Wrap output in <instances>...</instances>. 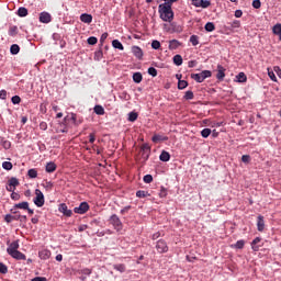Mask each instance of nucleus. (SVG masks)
Returning <instances> with one entry per match:
<instances>
[{"label":"nucleus","mask_w":281,"mask_h":281,"mask_svg":"<svg viewBox=\"0 0 281 281\" xmlns=\"http://www.w3.org/2000/svg\"><path fill=\"white\" fill-rule=\"evenodd\" d=\"M158 13L160 14L161 21L172 23V21L175 20V11H172V7H164L159 4Z\"/></svg>","instance_id":"1"},{"label":"nucleus","mask_w":281,"mask_h":281,"mask_svg":"<svg viewBox=\"0 0 281 281\" xmlns=\"http://www.w3.org/2000/svg\"><path fill=\"white\" fill-rule=\"evenodd\" d=\"M192 80L195 82H203L206 78H212V72L210 70H202L200 74H191Z\"/></svg>","instance_id":"2"},{"label":"nucleus","mask_w":281,"mask_h":281,"mask_svg":"<svg viewBox=\"0 0 281 281\" xmlns=\"http://www.w3.org/2000/svg\"><path fill=\"white\" fill-rule=\"evenodd\" d=\"M36 196L34 198L33 202L37 207H43L45 205V195L43 191L40 189L35 190Z\"/></svg>","instance_id":"3"},{"label":"nucleus","mask_w":281,"mask_h":281,"mask_svg":"<svg viewBox=\"0 0 281 281\" xmlns=\"http://www.w3.org/2000/svg\"><path fill=\"white\" fill-rule=\"evenodd\" d=\"M110 223H111V225H113V227H114V229H116V232H122L123 224H122V220H120V216H117V214L111 215Z\"/></svg>","instance_id":"4"},{"label":"nucleus","mask_w":281,"mask_h":281,"mask_svg":"<svg viewBox=\"0 0 281 281\" xmlns=\"http://www.w3.org/2000/svg\"><path fill=\"white\" fill-rule=\"evenodd\" d=\"M18 186H20L19 179L16 177H12L5 187L7 192H14Z\"/></svg>","instance_id":"5"},{"label":"nucleus","mask_w":281,"mask_h":281,"mask_svg":"<svg viewBox=\"0 0 281 281\" xmlns=\"http://www.w3.org/2000/svg\"><path fill=\"white\" fill-rule=\"evenodd\" d=\"M140 157L144 161H148V159L150 158V146H148V144L142 145Z\"/></svg>","instance_id":"6"},{"label":"nucleus","mask_w":281,"mask_h":281,"mask_svg":"<svg viewBox=\"0 0 281 281\" xmlns=\"http://www.w3.org/2000/svg\"><path fill=\"white\" fill-rule=\"evenodd\" d=\"M156 249L158 254H168V243H166L164 239H159L156 243Z\"/></svg>","instance_id":"7"},{"label":"nucleus","mask_w":281,"mask_h":281,"mask_svg":"<svg viewBox=\"0 0 281 281\" xmlns=\"http://www.w3.org/2000/svg\"><path fill=\"white\" fill-rule=\"evenodd\" d=\"M75 214H87L89 212V203L88 202H81L79 206H76L74 209Z\"/></svg>","instance_id":"8"},{"label":"nucleus","mask_w":281,"mask_h":281,"mask_svg":"<svg viewBox=\"0 0 281 281\" xmlns=\"http://www.w3.org/2000/svg\"><path fill=\"white\" fill-rule=\"evenodd\" d=\"M58 211L64 214V216H67V218H70V216H72L74 211L69 210V207H67V204L65 203H60L58 206Z\"/></svg>","instance_id":"9"},{"label":"nucleus","mask_w":281,"mask_h":281,"mask_svg":"<svg viewBox=\"0 0 281 281\" xmlns=\"http://www.w3.org/2000/svg\"><path fill=\"white\" fill-rule=\"evenodd\" d=\"M132 54L138 60H142L144 58V50L139 46H132Z\"/></svg>","instance_id":"10"},{"label":"nucleus","mask_w":281,"mask_h":281,"mask_svg":"<svg viewBox=\"0 0 281 281\" xmlns=\"http://www.w3.org/2000/svg\"><path fill=\"white\" fill-rule=\"evenodd\" d=\"M8 245H9V247L7 248V254H8L9 256H11V254H13L14 251H16V250L19 249V247H20L19 240H14V241H12L11 244H10V241H8Z\"/></svg>","instance_id":"11"},{"label":"nucleus","mask_w":281,"mask_h":281,"mask_svg":"<svg viewBox=\"0 0 281 281\" xmlns=\"http://www.w3.org/2000/svg\"><path fill=\"white\" fill-rule=\"evenodd\" d=\"M225 67H223V65H217V74H216V78L220 82H223V80H225Z\"/></svg>","instance_id":"12"},{"label":"nucleus","mask_w":281,"mask_h":281,"mask_svg":"<svg viewBox=\"0 0 281 281\" xmlns=\"http://www.w3.org/2000/svg\"><path fill=\"white\" fill-rule=\"evenodd\" d=\"M38 258L41 260H49L52 258V251L49 249H42L38 251Z\"/></svg>","instance_id":"13"},{"label":"nucleus","mask_w":281,"mask_h":281,"mask_svg":"<svg viewBox=\"0 0 281 281\" xmlns=\"http://www.w3.org/2000/svg\"><path fill=\"white\" fill-rule=\"evenodd\" d=\"M40 23H52V14L48 12L43 11L40 14Z\"/></svg>","instance_id":"14"},{"label":"nucleus","mask_w":281,"mask_h":281,"mask_svg":"<svg viewBox=\"0 0 281 281\" xmlns=\"http://www.w3.org/2000/svg\"><path fill=\"white\" fill-rule=\"evenodd\" d=\"M11 258H13L14 260H26L27 257L25 256V254L19 251V250H15L13 254L10 255Z\"/></svg>","instance_id":"15"},{"label":"nucleus","mask_w":281,"mask_h":281,"mask_svg":"<svg viewBox=\"0 0 281 281\" xmlns=\"http://www.w3.org/2000/svg\"><path fill=\"white\" fill-rule=\"evenodd\" d=\"M80 21L81 23H92L93 22V15L89 14V13H82L80 15Z\"/></svg>","instance_id":"16"},{"label":"nucleus","mask_w":281,"mask_h":281,"mask_svg":"<svg viewBox=\"0 0 281 281\" xmlns=\"http://www.w3.org/2000/svg\"><path fill=\"white\" fill-rule=\"evenodd\" d=\"M231 32L234 30H238L240 27V21L239 20H234L233 22H228L226 26Z\"/></svg>","instance_id":"17"},{"label":"nucleus","mask_w":281,"mask_h":281,"mask_svg":"<svg viewBox=\"0 0 281 281\" xmlns=\"http://www.w3.org/2000/svg\"><path fill=\"white\" fill-rule=\"evenodd\" d=\"M257 229H258V232H265V216H262V215L258 216Z\"/></svg>","instance_id":"18"},{"label":"nucleus","mask_w":281,"mask_h":281,"mask_svg":"<svg viewBox=\"0 0 281 281\" xmlns=\"http://www.w3.org/2000/svg\"><path fill=\"white\" fill-rule=\"evenodd\" d=\"M262 240V238L260 237H256L252 241H251V249L252 251H260V245H258V243H260Z\"/></svg>","instance_id":"19"},{"label":"nucleus","mask_w":281,"mask_h":281,"mask_svg":"<svg viewBox=\"0 0 281 281\" xmlns=\"http://www.w3.org/2000/svg\"><path fill=\"white\" fill-rule=\"evenodd\" d=\"M56 168H57L56 162L49 161L46 164L45 170L46 172L52 173V172H56Z\"/></svg>","instance_id":"20"},{"label":"nucleus","mask_w":281,"mask_h":281,"mask_svg":"<svg viewBox=\"0 0 281 281\" xmlns=\"http://www.w3.org/2000/svg\"><path fill=\"white\" fill-rule=\"evenodd\" d=\"M151 142H154V144H157L159 142H168V136H161L159 134H156L151 137Z\"/></svg>","instance_id":"21"},{"label":"nucleus","mask_w":281,"mask_h":281,"mask_svg":"<svg viewBox=\"0 0 281 281\" xmlns=\"http://www.w3.org/2000/svg\"><path fill=\"white\" fill-rule=\"evenodd\" d=\"M0 144L4 148V150H10L12 148V143L3 137H0Z\"/></svg>","instance_id":"22"},{"label":"nucleus","mask_w":281,"mask_h":281,"mask_svg":"<svg viewBox=\"0 0 281 281\" xmlns=\"http://www.w3.org/2000/svg\"><path fill=\"white\" fill-rule=\"evenodd\" d=\"M179 47H181V42H179L178 40L169 41V49H179Z\"/></svg>","instance_id":"23"},{"label":"nucleus","mask_w":281,"mask_h":281,"mask_svg":"<svg viewBox=\"0 0 281 281\" xmlns=\"http://www.w3.org/2000/svg\"><path fill=\"white\" fill-rule=\"evenodd\" d=\"M112 47H114V49H120V52H124V45L122 42H120V40H113Z\"/></svg>","instance_id":"24"},{"label":"nucleus","mask_w":281,"mask_h":281,"mask_svg":"<svg viewBox=\"0 0 281 281\" xmlns=\"http://www.w3.org/2000/svg\"><path fill=\"white\" fill-rule=\"evenodd\" d=\"M16 14H18V16H20V18H25V16H27V14H29L27 8H25V7H20V8L18 9V11H16Z\"/></svg>","instance_id":"25"},{"label":"nucleus","mask_w":281,"mask_h":281,"mask_svg":"<svg viewBox=\"0 0 281 281\" xmlns=\"http://www.w3.org/2000/svg\"><path fill=\"white\" fill-rule=\"evenodd\" d=\"M160 161H170V153L162 150L160 156H159Z\"/></svg>","instance_id":"26"},{"label":"nucleus","mask_w":281,"mask_h":281,"mask_svg":"<svg viewBox=\"0 0 281 281\" xmlns=\"http://www.w3.org/2000/svg\"><path fill=\"white\" fill-rule=\"evenodd\" d=\"M19 52H21V47L18 44H13L10 47V54L12 56H16V54H19Z\"/></svg>","instance_id":"27"},{"label":"nucleus","mask_w":281,"mask_h":281,"mask_svg":"<svg viewBox=\"0 0 281 281\" xmlns=\"http://www.w3.org/2000/svg\"><path fill=\"white\" fill-rule=\"evenodd\" d=\"M133 80L136 85H139V82H142V80H144V76H142V72H134Z\"/></svg>","instance_id":"28"},{"label":"nucleus","mask_w":281,"mask_h":281,"mask_svg":"<svg viewBox=\"0 0 281 281\" xmlns=\"http://www.w3.org/2000/svg\"><path fill=\"white\" fill-rule=\"evenodd\" d=\"M173 65H177V67H181V65H183V57H181V55H175Z\"/></svg>","instance_id":"29"},{"label":"nucleus","mask_w":281,"mask_h":281,"mask_svg":"<svg viewBox=\"0 0 281 281\" xmlns=\"http://www.w3.org/2000/svg\"><path fill=\"white\" fill-rule=\"evenodd\" d=\"M234 249H244L245 248V239L237 240L234 245H232Z\"/></svg>","instance_id":"30"},{"label":"nucleus","mask_w":281,"mask_h":281,"mask_svg":"<svg viewBox=\"0 0 281 281\" xmlns=\"http://www.w3.org/2000/svg\"><path fill=\"white\" fill-rule=\"evenodd\" d=\"M204 30L205 32H214V30H216V25L214 24V22H207L204 25Z\"/></svg>","instance_id":"31"},{"label":"nucleus","mask_w":281,"mask_h":281,"mask_svg":"<svg viewBox=\"0 0 281 281\" xmlns=\"http://www.w3.org/2000/svg\"><path fill=\"white\" fill-rule=\"evenodd\" d=\"M30 205L29 202H21V203H18V204H14V209L15 210H27V206Z\"/></svg>","instance_id":"32"},{"label":"nucleus","mask_w":281,"mask_h":281,"mask_svg":"<svg viewBox=\"0 0 281 281\" xmlns=\"http://www.w3.org/2000/svg\"><path fill=\"white\" fill-rule=\"evenodd\" d=\"M93 111L95 115H104V108L102 105H94Z\"/></svg>","instance_id":"33"},{"label":"nucleus","mask_w":281,"mask_h":281,"mask_svg":"<svg viewBox=\"0 0 281 281\" xmlns=\"http://www.w3.org/2000/svg\"><path fill=\"white\" fill-rule=\"evenodd\" d=\"M5 223H11L12 221H19V215H12V214H7L4 216Z\"/></svg>","instance_id":"34"},{"label":"nucleus","mask_w":281,"mask_h":281,"mask_svg":"<svg viewBox=\"0 0 281 281\" xmlns=\"http://www.w3.org/2000/svg\"><path fill=\"white\" fill-rule=\"evenodd\" d=\"M136 196L138 199H146V196H150V193H148V191H144V190H138L136 192Z\"/></svg>","instance_id":"35"},{"label":"nucleus","mask_w":281,"mask_h":281,"mask_svg":"<svg viewBox=\"0 0 281 281\" xmlns=\"http://www.w3.org/2000/svg\"><path fill=\"white\" fill-rule=\"evenodd\" d=\"M236 80L237 82H247V75H245V72H239L236 76Z\"/></svg>","instance_id":"36"},{"label":"nucleus","mask_w":281,"mask_h":281,"mask_svg":"<svg viewBox=\"0 0 281 281\" xmlns=\"http://www.w3.org/2000/svg\"><path fill=\"white\" fill-rule=\"evenodd\" d=\"M19 34V26L13 25L9 29V36H16Z\"/></svg>","instance_id":"37"},{"label":"nucleus","mask_w":281,"mask_h":281,"mask_svg":"<svg viewBox=\"0 0 281 281\" xmlns=\"http://www.w3.org/2000/svg\"><path fill=\"white\" fill-rule=\"evenodd\" d=\"M113 269H115V271H120V273H124V271H126V266H124V263H119L114 265Z\"/></svg>","instance_id":"38"},{"label":"nucleus","mask_w":281,"mask_h":281,"mask_svg":"<svg viewBox=\"0 0 281 281\" xmlns=\"http://www.w3.org/2000/svg\"><path fill=\"white\" fill-rule=\"evenodd\" d=\"M70 120L72 124H75V126H79V124H82V121H78V116L76 115V113L70 114Z\"/></svg>","instance_id":"39"},{"label":"nucleus","mask_w":281,"mask_h":281,"mask_svg":"<svg viewBox=\"0 0 281 281\" xmlns=\"http://www.w3.org/2000/svg\"><path fill=\"white\" fill-rule=\"evenodd\" d=\"M201 135L204 139H207V137H210V135H212V130L210 128H203L201 131Z\"/></svg>","instance_id":"40"},{"label":"nucleus","mask_w":281,"mask_h":281,"mask_svg":"<svg viewBox=\"0 0 281 281\" xmlns=\"http://www.w3.org/2000/svg\"><path fill=\"white\" fill-rule=\"evenodd\" d=\"M272 32L273 34H276V36H280L281 35V24L278 23L272 27Z\"/></svg>","instance_id":"41"},{"label":"nucleus","mask_w":281,"mask_h":281,"mask_svg":"<svg viewBox=\"0 0 281 281\" xmlns=\"http://www.w3.org/2000/svg\"><path fill=\"white\" fill-rule=\"evenodd\" d=\"M102 58H104V53L102 52V49L95 50L94 60H101Z\"/></svg>","instance_id":"42"},{"label":"nucleus","mask_w":281,"mask_h":281,"mask_svg":"<svg viewBox=\"0 0 281 281\" xmlns=\"http://www.w3.org/2000/svg\"><path fill=\"white\" fill-rule=\"evenodd\" d=\"M27 177H30V179H36V177H38V171H36V169H30L27 171Z\"/></svg>","instance_id":"43"},{"label":"nucleus","mask_w":281,"mask_h":281,"mask_svg":"<svg viewBox=\"0 0 281 281\" xmlns=\"http://www.w3.org/2000/svg\"><path fill=\"white\" fill-rule=\"evenodd\" d=\"M158 194L160 199H166V196H168V189H166V187H161Z\"/></svg>","instance_id":"44"},{"label":"nucleus","mask_w":281,"mask_h":281,"mask_svg":"<svg viewBox=\"0 0 281 281\" xmlns=\"http://www.w3.org/2000/svg\"><path fill=\"white\" fill-rule=\"evenodd\" d=\"M186 88H188V81H186V80H179L178 81V89L180 90V91H182V89H186Z\"/></svg>","instance_id":"45"},{"label":"nucleus","mask_w":281,"mask_h":281,"mask_svg":"<svg viewBox=\"0 0 281 281\" xmlns=\"http://www.w3.org/2000/svg\"><path fill=\"white\" fill-rule=\"evenodd\" d=\"M184 100H194V92H192V90H189L184 93L183 95Z\"/></svg>","instance_id":"46"},{"label":"nucleus","mask_w":281,"mask_h":281,"mask_svg":"<svg viewBox=\"0 0 281 281\" xmlns=\"http://www.w3.org/2000/svg\"><path fill=\"white\" fill-rule=\"evenodd\" d=\"M165 2L161 3L160 5L166 7V8H172V3H177L179 0H164Z\"/></svg>","instance_id":"47"},{"label":"nucleus","mask_w":281,"mask_h":281,"mask_svg":"<svg viewBox=\"0 0 281 281\" xmlns=\"http://www.w3.org/2000/svg\"><path fill=\"white\" fill-rule=\"evenodd\" d=\"M189 41L193 45V47H196V45H199V37L196 35H191Z\"/></svg>","instance_id":"48"},{"label":"nucleus","mask_w":281,"mask_h":281,"mask_svg":"<svg viewBox=\"0 0 281 281\" xmlns=\"http://www.w3.org/2000/svg\"><path fill=\"white\" fill-rule=\"evenodd\" d=\"M212 2L210 0H200V8H210Z\"/></svg>","instance_id":"49"},{"label":"nucleus","mask_w":281,"mask_h":281,"mask_svg":"<svg viewBox=\"0 0 281 281\" xmlns=\"http://www.w3.org/2000/svg\"><path fill=\"white\" fill-rule=\"evenodd\" d=\"M2 168H3V170H12L13 165L10 161H3L2 162Z\"/></svg>","instance_id":"50"},{"label":"nucleus","mask_w":281,"mask_h":281,"mask_svg":"<svg viewBox=\"0 0 281 281\" xmlns=\"http://www.w3.org/2000/svg\"><path fill=\"white\" fill-rule=\"evenodd\" d=\"M137 117H138V114L136 112L128 113V122H135Z\"/></svg>","instance_id":"51"},{"label":"nucleus","mask_w":281,"mask_h":281,"mask_svg":"<svg viewBox=\"0 0 281 281\" xmlns=\"http://www.w3.org/2000/svg\"><path fill=\"white\" fill-rule=\"evenodd\" d=\"M87 43H88V45H97L98 44V37L90 36V37H88Z\"/></svg>","instance_id":"52"},{"label":"nucleus","mask_w":281,"mask_h":281,"mask_svg":"<svg viewBox=\"0 0 281 281\" xmlns=\"http://www.w3.org/2000/svg\"><path fill=\"white\" fill-rule=\"evenodd\" d=\"M147 72L149 76H151V78H157V70L155 67H149Z\"/></svg>","instance_id":"53"},{"label":"nucleus","mask_w":281,"mask_h":281,"mask_svg":"<svg viewBox=\"0 0 281 281\" xmlns=\"http://www.w3.org/2000/svg\"><path fill=\"white\" fill-rule=\"evenodd\" d=\"M0 273H2L3 276L8 273V266L3 262H0Z\"/></svg>","instance_id":"54"},{"label":"nucleus","mask_w":281,"mask_h":281,"mask_svg":"<svg viewBox=\"0 0 281 281\" xmlns=\"http://www.w3.org/2000/svg\"><path fill=\"white\" fill-rule=\"evenodd\" d=\"M161 47V43L157 40L151 42V49H159Z\"/></svg>","instance_id":"55"},{"label":"nucleus","mask_w":281,"mask_h":281,"mask_svg":"<svg viewBox=\"0 0 281 281\" xmlns=\"http://www.w3.org/2000/svg\"><path fill=\"white\" fill-rule=\"evenodd\" d=\"M143 181L144 183H153V175H145Z\"/></svg>","instance_id":"56"},{"label":"nucleus","mask_w":281,"mask_h":281,"mask_svg":"<svg viewBox=\"0 0 281 281\" xmlns=\"http://www.w3.org/2000/svg\"><path fill=\"white\" fill-rule=\"evenodd\" d=\"M261 5H262V2H260V0L252 1V8H255V10H260Z\"/></svg>","instance_id":"57"},{"label":"nucleus","mask_w":281,"mask_h":281,"mask_svg":"<svg viewBox=\"0 0 281 281\" xmlns=\"http://www.w3.org/2000/svg\"><path fill=\"white\" fill-rule=\"evenodd\" d=\"M11 102H12V104H21V97H19V95H13V97L11 98Z\"/></svg>","instance_id":"58"},{"label":"nucleus","mask_w":281,"mask_h":281,"mask_svg":"<svg viewBox=\"0 0 281 281\" xmlns=\"http://www.w3.org/2000/svg\"><path fill=\"white\" fill-rule=\"evenodd\" d=\"M9 192H12L11 193L12 201H19V199H21V194L16 193L14 191H9Z\"/></svg>","instance_id":"59"},{"label":"nucleus","mask_w":281,"mask_h":281,"mask_svg":"<svg viewBox=\"0 0 281 281\" xmlns=\"http://www.w3.org/2000/svg\"><path fill=\"white\" fill-rule=\"evenodd\" d=\"M241 161L244 164H249V161H251V156H249V155L241 156Z\"/></svg>","instance_id":"60"},{"label":"nucleus","mask_w":281,"mask_h":281,"mask_svg":"<svg viewBox=\"0 0 281 281\" xmlns=\"http://www.w3.org/2000/svg\"><path fill=\"white\" fill-rule=\"evenodd\" d=\"M109 38V33H103L100 37V45H104V41Z\"/></svg>","instance_id":"61"},{"label":"nucleus","mask_w":281,"mask_h":281,"mask_svg":"<svg viewBox=\"0 0 281 281\" xmlns=\"http://www.w3.org/2000/svg\"><path fill=\"white\" fill-rule=\"evenodd\" d=\"M8 98V91L0 90V100H5Z\"/></svg>","instance_id":"62"},{"label":"nucleus","mask_w":281,"mask_h":281,"mask_svg":"<svg viewBox=\"0 0 281 281\" xmlns=\"http://www.w3.org/2000/svg\"><path fill=\"white\" fill-rule=\"evenodd\" d=\"M31 281H47V278H45V277H35Z\"/></svg>","instance_id":"63"},{"label":"nucleus","mask_w":281,"mask_h":281,"mask_svg":"<svg viewBox=\"0 0 281 281\" xmlns=\"http://www.w3.org/2000/svg\"><path fill=\"white\" fill-rule=\"evenodd\" d=\"M274 71H276L277 76L281 79V69H280V66H276V67H274Z\"/></svg>","instance_id":"64"}]
</instances>
